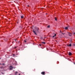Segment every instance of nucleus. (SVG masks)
Here are the masks:
<instances>
[{
    "label": "nucleus",
    "mask_w": 75,
    "mask_h": 75,
    "mask_svg": "<svg viewBox=\"0 0 75 75\" xmlns=\"http://www.w3.org/2000/svg\"><path fill=\"white\" fill-rule=\"evenodd\" d=\"M10 68H13V67L12 66H10Z\"/></svg>",
    "instance_id": "18"
},
{
    "label": "nucleus",
    "mask_w": 75,
    "mask_h": 75,
    "mask_svg": "<svg viewBox=\"0 0 75 75\" xmlns=\"http://www.w3.org/2000/svg\"><path fill=\"white\" fill-rule=\"evenodd\" d=\"M68 55H70V56L71 55H72V53L71 52H69V53Z\"/></svg>",
    "instance_id": "4"
},
{
    "label": "nucleus",
    "mask_w": 75,
    "mask_h": 75,
    "mask_svg": "<svg viewBox=\"0 0 75 75\" xmlns=\"http://www.w3.org/2000/svg\"><path fill=\"white\" fill-rule=\"evenodd\" d=\"M18 75H20V74H19Z\"/></svg>",
    "instance_id": "29"
},
{
    "label": "nucleus",
    "mask_w": 75,
    "mask_h": 75,
    "mask_svg": "<svg viewBox=\"0 0 75 75\" xmlns=\"http://www.w3.org/2000/svg\"><path fill=\"white\" fill-rule=\"evenodd\" d=\"M73 45H74V46H75V44H73Z\"/></svg>",
    "instance_id": "21"
},
{
    "label": "nucleus",
    "mask_w": 75,
    "mask_h": 75,
    "mask_svg": "<svg viewBox=\"0 0 75 75\" xmlns=\"http://www.w3.org/2000/svg\"><path fill=\"white\" fill-rule=\"evenodd\" d=\"M0 65H1V63H0Z\"/></svg>",
    "instance_id": "25"
},
{
    "label": "nucleus",
    "mask_w": 75,
    "mask_h": 75,
    "mask_svg": "<svg viewBox=\"0 0 75 75\" xmlns=\"http://www.w3.org/2000/svg\"><path fill=\"white\" fill-rule=\"evenodd\" d=\"M55 20L56 21H57V18L56 17L55 18Z\"/></svg>",
    "instance_id": "13"
},
{
    "label": "nucleus",
    "mask_w": 75,
    "mask_h": 75,
    "mask_svg": "<svg viewBox=\"0 0 75 75\" xmlns=\"http://www.w3.org/2000/svg\"><path fill=\"white\" fill-rule=\"evenodd\" d=\"M39 30V28H36L35 29V31L34 30H33V33H34L35 34V35H37L36 33L38 32Z\"/></svg>",
    "instance_id": "1"
},
{
    "label": "nucleus",
    "mask_w": 75,
    "mask_h": 75,
    "mask_svg": "<svg viewBox=\"0 0 75 75\" xmlns=\"http://www.w3.org/2000/svg\"><path fill=\"white\" fill-rule=\"evenodd\" d=\"M1 65H4H4H5V64H4V63H3V64H1Z\"/></svg>",
    "instance_id": "12"
},
{
    "label": "nucleus",
    "mask_w": 75,
    "mask_h": 75,
    "mask_svg": "<svg viewBox=\"0 0 75 75\" xmlns=\"http://www.w3.org/2000/svg\"><path fill=\"white\" fill-rule=\"evenodd\" d=\"M21 18H24V16H21Z\"/></svg>",
    "instance_id": "10"
},
{
    "label": "nucleus",
    "mask_w": 75,
    "mask_h": 75,
    "mask_svg": "<svg viewBox=\"0 0 75 75\" xmlns=\"http://www.w3.org/2000/svg\"><path fill=\"white\" fill-rule=\"evenodd\" d=\"M62 34H63V35H65V33H62Z\"/></svg>",
    "instance_id": "16"
},
{
    "label": "nucleus",
    "mask_w": 75,
    "mask_h": 75,
    "mask_svg": "<svg viewBox=\"0 0 75 75\" xmlns=\"http://www.w3.org/2000/svg\"><path fill=\"white\" fill-rule=\"evenodd\" d=\"M47 28H50V26L49 25L47 26Z\"/></svg>",
    "instance_id": "15"
},
{
    "label": "nucleus",
    "mask_w": 75,
    "mask_h": 75,
    "mask_svg": "<svg viewBox=\"0 0 75 75\" xmlns=\"http://www.w3.org/2000/svg\"><path fill=\"white\" fill-rule=\"evenodd\" d=\"M74 35H75V32L74 33Z\"/></svg>",
    "instance_id": "23"
},
{
    "label": "nucleus",
    "mask_w": 75,
    "mask_h": 75,
    "mask_svg": "<svg viewBox=\"0 0 75 75\" xmlns=\"http://www.w3.org/2000/svg\"><path fill=\"white\" fill-rule=\"evenodd\" d=\"M69 28V26H67V27H66L65 28V30H67V29H68V28Z\"/></svg>",
    "instance_id": "5"
},
{
    "label": "nucleus",
    "mask_w": 75,
    "mask_h": 75,
    "mask_svg": "<svg viewBox=\"0 0 75 75\" xmlns=\"http://www.w3.org/2000/svg\"><path fill=\"white\" fill-rule=\"evenodd\" d=\"M72 46V45L71 44H70L69 45H67V46H69V47H71Z\"/></svg>",
    "instance_id": "6"
},
{
    "label": "nucleus",
    "mask_w": 75,
    "mask_h": 75,
    "mask_svg": "<svg viewBox=\"0 0 75 75\" xmlns=\"http://www.w3.org/2000/svg\"><path fill=\"white\" fill-rule=\"evenodd\" d=\"M74 64H75V63H74Z\"/></svg>",
    "instance_id": "31"
},
{
    "label": "nucleus",
    "mask_w": 75,
    "mask_h": 75,
    "mask_svg": "<svg viewBox=\"0 0 75 75\" xmlns=\"http://www.w3.org/2000/svg\"><path fill=\"white\" fill-rule=\"evenodd\" d=\"M42 44H45V42H42Z\"/></svg>",
    "instance_id": "9"
},
{
    "label": "nucleus",
    "mask_w": 75,
    "mask_h": 75,
    "mask_svg": "<svg viewBox=\"0 0 75 75\" xmlns=\"http://www.w3.org/2000/svg\"><path fill=\"white\" fill-rule=\"evenodd\" d=\"M15 40L16 42V41H17V40L16 39H15Z\"/></svg>",
    "instance_id": "19"
},
{
    "label": "nucleus",
    "mask_w": 75,
    "mask_h": 75,
    "mask_svg": "<svg viewBox=\"0 0 75 75\" xmlns=\"http://www.w3.org/2000/svg\"><path fill=\"white\" fill-rule=\"evenodd\" d=\"M0 68L1 69H2V68H4V67H0Z\"/></svg>",
    "instance_id": "14"
},
{
    "label": "nucleus",
    "mask_w": 75,
    "mask_h": 75,
    "mask_svg": "<svg viewBox=\"0 0 75 75\" xmlns=\"http://www.w3.org/2000/svg\"><path fill=\"white\" fill-rule=\"evenodd\" d=\"M17 24H18V22H17Z\"/></svg>",
    "instance_id": "32"
},
{
    "label": "nucleus",
    "mask_w": 75,
    "mask_h": 75,
    "mask_svg": "<svg viewBox=\"0 0 75 75\" xmlns=\"http://www.w3.org/2000/svg\"><path fill=\"white\" fill-rule=\"evenodd\" d=\"M46 14H47V13H46Z\"/></svg>",
    "instance_id": "33"
},
{
    "label": "nucleus",
    "mask_w": 75,
    "mask_h": 75,
    "mask_svg": "<svg viewBox=\"0 0 75 75\" xmlns=\"http://www.w3.org/2000/svg\"><path fill=\"white\" fill-rule=\"evenodd\" d=\"M4 40L6 42L7 41V39L6 38V39H4Z\"/></svg>",
    "instance_id": "8"
},
{
    "label": "nucleus",
    "mask_w": 75,
    "mask_h": 75,
    "mask_svg": "<svg viewBox=\"0 0 75 75\" xmlns=\"http://www.w3.org/2000/svg\"><path fill=\"white\" fill-rule=\"evenodd\" d=\"M68 34H69V36L70 37H71V36H72V33H69V32H68Z\"/></svg>",
    "instance_id": "3"
},
{
    "label": "nucleus",
    "mask_w": 75,
    "mask_h": 75,
    "mask_svg": "<svg viewBox=\"0 0 75 75\" xmlns=\"http://www.w3.org/2000/svg\"><path fill=\"white\" fill-rule=\"evenodd\" d=\"M10 70H12V68H10Z\"/></svg>",
    "instance_id": "17"
},
{
    "label": "nucleus",
    "mask_w": 75,
    "mask_h": 75,
    "mask_svg": "<svg viewBox=\"0 0 75 75\" xmlns=\"http://www.w3.org/2000/svg\"><path fill=\"white\" fill-rule=\"evenodd\" d=\"M16 48H17V47H14V48L15 49Z\"/></svg>",
    "instance_id": "22"
},
{
    "label": "nucleus",
    "mask_w": 75,
    "mask_h": 75,
    "mask_svg": "<svg viewBox=\"0 0 75 75\" xmlns=\"http://www.w3.org/2000/svg\"><path fill=\"white\" fill-rule=\"evenodd\" d=\"M42 38H40V39H42Z\"/></svg>",
    "instance_id": "27"
},
{
    "label": "nucleus",
    "mask_w": 75,
    "mask_h": 75,
    "mask_svg": "<svg viewBox=\"0 0 75 75\" xmlns=\"http://www.w3.org/2000/svg\"><path fill=\"white\" fill-rule=\"evenodd\" d=\"M18 74V72L17 71H16V72L15 73V75H17V74Z\"/></svg>",
    "instance_id": "7"
},
{
    "label": "nucleus",
    "mask_w": 75,
    "mask_h": 75,
    "mask_svg": "<svg viewBox=\"0 0 75 75\" xmlns=\"http://www.w3.org/2000/svg\"><path fill=\"white\" fill-rule=\"evenodd\" d=\"M24 42H27V41H26V40H25Z\"/></svg>",
    "instance_id": "20"
},
{
    "label": "nucleus",
    "mask_w": 75,
    "mask_h": 75,
    "mask_svg": "<svg viewBox=\"0 0 75 75\" xmlns=\"http://www.w3.org/2000/svg\"><path fill=\"white\" fill-rule=\"evenodd\" d=\"M45 72L42 71L41 73V74H42V75H45Z\"/></svg>",
    "instance_id": "2"
},
{
    "label": "nucleus",
    "mask_w": 75,
    "mask_h": 75,
    "mask_svg": "<svg viewBox=\"0 0 75 75\" xmlns=\"http://www.w3.org/2000/svg\"><path fill=\"white\" fill-rule=\"evenodd\" d=\"M1 59V58H0V59Z\"/></svg>",
    "instance_id": "28"
},
{
    "label": "nucleus",
    "mask_w": 75,
    "mask_h": 75,
    "mask_svg": "<svg viewBox=\"0 0 75 75\" xmlns=\"http://www.w3.org/2000/svg\"><path fill=\"white\" fill-rule=\"evenodd\" d=\"M56 35H56V34H54V36H52V37H53V38L54 37L56 36Z\"/></svg>",
    "instance_id": "11"
},
{
    "label": "nucleus",
    "mask_w": 75,
    "mask_h": 75,
    "mask_svg": "<svg viewBox=\"0 0 75 75\" xmlns=\"http://www.w3.org/2000/svg\"><path fill=\"white\" fill-rule=\"evenodd\" d=\"M40 45V46H41V45L40 44V45Z\"/></svg>",
    "instance_id": "24"
},
{
    "label": "nucleus",
    "mask_w": 75,
    "mask_h": 75,
    "mask_svg": "<svg viewBox=\"0 0 75 75\" xmlns=\"http://www.w3.org/2000/svg\"><path fill=\"white\" fill-rule=\"evenodd\" d=\"M13 55H14V54H13Z\"/></svg>",
    "instance_id": "30"
},
{
    "label": "nucleus",
    "mask_w": 75,
    "mask_h": 75,
    "mask_svg": "<svg viewBox=\"0 0 75 75\" xmlns=\"http://www.w3.org/2000/svg\"><path fill=\"white\" fill-rule=\"evenodd\" d=\"M27 6H28V7H29V5H28Z\"/></svg>",
    "instance_id": "26"
}]
</instances>
